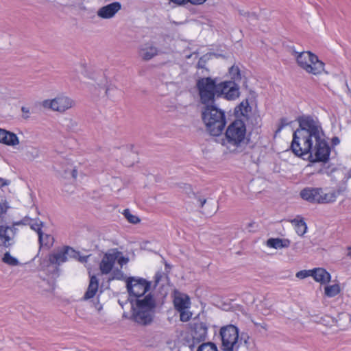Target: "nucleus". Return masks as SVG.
Returning a JSON list of instances; mask_svg holds the SVG:
<instances>
[{"instance_id":"obj_13","label":"nucleus","mask_w":351,"mask_h":351,"mask_svg":"<svg viewBox=\"0 0 351 351\" xmlns=\"http://www.w3.org/2000/svg\"><path fill=\"white\" fill-rule=\"evenodd\" d=\"M119 254L120 251L117 248L110 249L104 254L99 263V269L102 274L106 275L111 272Z\"/></svg>"},{"instance_id":"obj_19","label":"nucleus","mask_w":351,"mask_h":351,"mask_svg":"<svg viewBox=\"0 0 351 351\" xmlns=\"http://www.w3.org/2000/svg\"><path fill=\"white\" fill-rule=\"evenodd\" d=\"M98 279L95 276H92L90 279L87 291L85 292L83 299L86 300L93 298L98 290Z\"/></svg>"},{"instance_id":"obj_48","label":"nucleus","mask_w":351,"mask_h":351,"mask_svg":"<svg viewBox=\"0 0 351 351\" xmlns=\"http://www.w3.org/2000/svg\"><path fill=\"white\" fill-rule=\"evenodd\" d=\"M10 182L8 180L0 178V189L3 186L9 185Z\"/></svg>"},{"instance_id":"obj_7","label":"nucleus","mask_w":351,"mask_h":351,"mask_svg":"<svg viewBox=\"0 0 351 351\" xmlns=\"http://www.w3.org/2000/svg\"><path fill=\"white\" fill-rule=\"evenodd\" d=\"M222 341V348L224 351H237L240 343L239 341V330L232 324L223 326L220 330Z\"/></svg>"},{"instance_id":"obj_11","label":"nucleus","mask_w":351,"mask_h":351,"mask_svg":"<svg viewBox=\"0 0 351 351\" xmlns=\"http://www.w3.org/2000/svg\"><path fill=\"white\" fill-rule=\"evenodd\" d=\"M73 105V101L66 96H59L53 99H46L42 102L45 108L51 109L53 111L63 112L71 108Z\"/></svg>"},{"instance_id":"obj_50","label":"nucleus","mask_w":351,"mask_h":351,"mask_svg":"<svg viewBox=\"0 0 351 351\" xmlns=\"http://www.w3.org/2000/svg\"><path fill=\"white\" fill-rule=\"evenodd\" d=\"M171 1L178 5H185L188 3V0H171Z\"/></svg>"},{"instance_id":"obj_8","label":"nucleus","mask_w":351,"mask_h":351,"mask_svg":"<svg viewBox=\"0 0 351 351\" xmlns=\"http://www.w3.org/2000/svg\"><path fill=\"white\" fill-rule=\"evenodd\" d=\"M246 134V126L241 119H236L232 122L226 131L228 143L234 146H239L244 141Z\"/></svg>"},{"instance_id":"obj_57","label":"nucleus","mask_w":351,"mask_h":351,"mask_svg":"<svg viewBox=\"0 0 351 351\" xmlns=\"http://www.w3.org/2000/svg\"><path fill=\"white\" fill-rule=\"evenodd\" d=\"M110 90V88H106V95H108V92Z\"/></svg>"},{"instance_id":"obj_37","label":"nucleus","mask_w":351,"mask_h":351,"mask_svg":"<svg viewBox=\"0 0 351 351\" xmlns=\"http://www.w3.org/2000/svg\"><path fill=\"white\" fill-rule=\"evenodd\" d=\"M207 60H208L207 56H202L199 58V61H198V62L197 64V67L198 69H205L208 71V69L205 67L206 62H207Z\"/></svg>"},{"instance_id":"obj_59","label":"nucleus","mask_w":351,"mask_h":351,"mask_svg":"<svg viewBox=\"0 0 351 351\" xmlns=\"http://www.w3.org/2000/svg\"><path fill=\"white\" fill-rule=\"evenodd\" d=\"M123 317H127V315H125V313L123 314Z\"/></svg>"},{"instance_id":"obj_51","label":"nucleus","mask_w":351,"mask_h":351,"mask_svg":"<svg viewBox=\"0 0 351 351\" xmlns=\"http://www.w3.org/2000/svg\"><path fill=\"white\" fill-rule=\"evenodd\" d=\"M331 143H332V146H336L339 144L340 140L338 137L335 136L332 138Z\"/></svg>"},{"instance_id":"obj_25","label":"nucleus","mask_w":351,"mask_h":351,"mask_svg":"<svg viewBox=\"0 0 351 351\" xmlns=\"http://www.w3.org/2000/svg\"><path fill=\"white\" fill-rule=\"evenodd\" d=\"M311 318H312V321L319 323V324H322L326 326H332L336 322L332 317H331L328 315H324V316L321 317L320 318H318L316 316L312 315Z\"/></svg>"},{"instance_id":"obj_20","label":"nucleus","mask_w":351,"mask_h":351,"mask_svg":"<svg viewBox=\"0 0 351 351\" xmlns=\"http://www.w3.org/2000/svg\"><path fill=\"white\" fill-rule=\"evenodd\" d=\"M290 241L289 239H282L280 238H271L267 241V245L269 247L274 249H282L287 248L290 245Z\"/></svg>"},{"instance_id":"obj_10","label":"nucleus","mask_w":351,"mask_h":351,"mask_svg":"<svg viewBox=\"0 0 351 351\" xmlns=\"http://www.w3.org/2000/svg\"><path fill=\"white\" fill-rule=\"evenodd\" d=\"M150 287V282L142 278L128 277L126 279V287L130 296L133 295L136 299L144 295Z\"/></svg>"},{"instance_id":"obj_28","label":"nucleus","mask_w":351,"mask_h":351,"mask_svg":"<svg viewBox=\"0 0 351 351\" xmlns=\"http://www.w3.org/2000/svg\"><path fill=\"white\" fill-rule=\"evenodd\" d=\"M229 73H230V75L231 76V79L232 80V82H236L240 81L241 80V72L237 66H234V65L232 66L229 69Z\"/></svg>"},{"instance_id":"obj_2","label":"nucleus","mask_w":351,"mask_h":351,"mask_svg":"<svg viewBox=\"0 0 351 351\" xmlns=\"http://www.w3.org/2000/svg\"><path fill=\"white\" fill-rule=\"evenodd\" d=\"M132 314L130 319L143 326L150 324L154 319L156 301L151 293L143 299H136L135 304L131 302Z\"/></svg>"},{"instance_id":"obj_12","label":"nucleus","mask_w":351,"mask_h":351,"mask_svg":"<svg viewBox=\"0 0 351 351\" xmlns=\"http://www.w3.org/2000/svg\"><path fill=\"white\" fill-rule=\"evenodd\" d=\"M239 90L238 84L231 80L217 83L218 98L223 96L228 100L235 99L239 95Z\"/></svg>"},{"instance_id":"obj_35","label":"nucleus","mask_w":351,"mask_h":351,"mask_svg":"<svg viewBox=\"0 0 351 351\" xmlns=\"http://www.w3.org/2000/svg\"><path fill=\"white\" fill-rule=\"evenodd\" d=\"M66 253V256H67V258L69 257L70 258H76L77 256L79 255V253L76 252L75 250H73L72 247L69 246H66L64 247Z\"/></svg>"},{"instance_id":"obj_3","label":"nucleus","mask_w":351,"mask_h":351,"mask_svg":"<svg viewBox=\"0 0 351 351\" xmlns=\"http://www.w3.org/2000/svg\"><path fill=\"white\" fill-rule=\"evenodd\" d=\"M202 119L206 130L212 136L220 135L226 124L224 111L219 108L215 104L204 106L202 108Z\"/></svg>"},{"instance_id":"obj_40","label":"nucleus","mask_w":351,"mask_h":351,"mask_svg":"<svg viewBox=\"0 0 351 351\" xmlns=\"http://www.w3.org/2000/svg\"><path fill=\"white\" fill-rule=\"evenodd\" d=\"M117 261L121 265V267H122V266L123 265H125L128 263L129 258L127 257L123 256L122 252H120V254H119V258H117Z\"/></svg>"},{"instance_id":"obj_9","label":"nucleus","mask_w":351,"mask_h":351,"mask_svg":"<svg viewBox=\"0 0 351 351\" xmlns=\"http://www.w3.org/2000/svg\"><path fill=\"white\" fill-rule=\"evenodd\" d=\"M207 332L208 327L205 323H193L191 326L190 336L185 337L186 345L193 350L197 344L206 339Z\"/></svg>"},{"instance_id":"obj_21","label":"nucleus","mask_w":351,"mask_h":351,"mask_svg":"<svg viewBox=\"0 0 351 351\" xmlns=\"http://www.w3.org/2000/svg\"><path fill=\"white\" fill-rule=\"evenodd\" d=\"M66 261L67 256H66L64 248L56 253L50 254L49 256V261L52 265H60Z\"/></svg>"},{"instance_id":"obj_47","label":"nucleus","mask_w":351,"mask_h":351,"mask_svg":"<svg viewBox=\"0 0 351 351\" xmlns=\"http://www.w3.org/2000/svg\"><path fill=\"white\" fill-rule=\"evenodd\" d=\"M207 0H188V3H190L193 5H202Z\"/></svg>"},{"instance_id":"obj_26","label":"nucleus","mask_w":351,"mask_h":351,"mask_svg":"<svg viewBox=\"0 0 351 351\" xmlns=\"http://www.w3.org/2000/svg\"><path fill=\"white\" fill-rule=\"evenodd\" d=\"M340 292V287L338 284L326 286L324 288V293L328 298H332L338 295Z\"/></svg>"},{"instance_id":"obj_46","label":"nucleus","mask_w":351,"mask_h":351,"mask_svg":"<svg viewBox=\"0 0 351 351\" xmlns=\"http://www.w3.org/2000/svg\"><path fill=\"white\" fill-rule=\"evenodd\" d=\"M9 206H8L7 203L5 202L3 204L0 203V216L7 212L8 208Z\"/></svg>"},{"instance_id":"obj_6","label":"nucleus","mask_w":351,"mask_h":351,"mask_svg":"<svg viewBox=\"0 0 351 351\" xmlns=\"http://www.w3.org/2000/svg\"><path fill=\"white\" fill-rule=\"evenodd\" d=\"M300 197L312 204H331L336 201L337 195L335 192L326 193L320 187H306L300 193Z\"/></svg>"},{"instance_id":"obj_5","label":"nucleus","mask_w":351,"mask_h":351,"mask_svg":"<svg viewBox=\"0 0 351 351\" xmlns=\"http://www.w3.org/2000/svg\"><path fill=\"white\" fill-rule=\"evenodd\" d=\"M199 101L204 106L215 104L218 99L217 79L210 77H199L196 82Z\"/></svg>"},{"instance_id":"obj_39","label":"nucleus","mask_w":351,"mask_h":351,"mask_svg":"<svg viewBox=\"0 0 351 351\" xmlns=\"http://www.w3.org/2000/svg\"><path fill=\"white\" fill-rule=\"evenodd\" d=\"M296 277L300 279H304L308 276H311V270H302L296 274Z\"/></svg>"},{"instance_id":"obj_17","label":"nucleus","mask_w":351,"mask_h":351,"mask_svg":"<svg viewBox=\"0 0 351 351\" xmlns=\"http://www.w3.org/2000/svg\"><path fill=\"white\" fill-rule=\"evenodd\" d=\"M311 276L321 284H326L330 280V274L323 268H315L311 270Z\"/></svg>"},{"instance_id":"obj_55","label":"nucleus","mask_w":351,"mask_h":351,"mask_svg":"<svg viewBox=\"0 0 351 351\" xmlns=\"http://www.w3.org/2000/svg\"><path fill=\"white\" fill-rule=\"evenodd\" d=\"M348 256L351 257V247H349L348 248Z\"/></svg>"},{"instance_id":"obj_24","label":"nucleus","mask_w":351,"mask_h":351,"mask_svg":"<svg viewBox=\"0 0 351 351\" xmlns=\"http://www.w3.org/2000/svg\"><path fill=\"white\" fill-rule=\"evenodd\" d=\"M292 223L294 224L295 232L298 235L303 236L306 233L307 226L303 219H294Z\"/></svg>"},{"instance_id":"obj_31","label":"nucleus","mask_w":351,"mask_h":351,"mask_svg":"<svg viewBox=\"0 0 351 351\" xmlns=\"http://www.w3.org/2000/svg\"><path fill=\"white\" fill-rule=\"evenodd\" d=\"M111 278H110V280H126V277L123 272L121 269H115L112 270Z\"/></svg>"},{"instance_id":"obj_52","label":"nucleus","mask_w":351,"mask_h":351,"mask_svg":"<svg viewBox=\"0 0 351 351\" xmlns=\"http://www.w3.org/2000/svg\"><path fill=\"white\" fill-rule=\"evenodd\" d=\"M197 202L199 203L200 206L203 207V206L204 205V204L206 202V199L205 198L199 197H197Z\"/></svg>"},{"instance_id":"obj_43","label":"nucleus","mask_w":351,"mask_h":351,"mask_svg":"<svg viewBox=\"0 0 351 351\" xmlns=\"http://www.w3.org/2000/svg\"><path fill=\"white\" fill-rule=\"evenodd\" d=\"M71 173L72 178L73 179H75L77 178V170L75 169H66L64 171V174H65V177L67 176V174L68 173Z\"/></svg>"},{"instance_id":"obj_34","label":"nucleus","mask_w":351,"mask_h":351,"mask_svg":"<svg viewBox=\"0 0 351 351\" xmlns=\"http://www.w3.org/2000/svg\"><path fill=\"white\" fill-rule=\"evenodd\" d=\"M291 123V121H289L287 118H281L280 119V122L278 123V128L275 132V136H276V134L279 132H280V131L285 127V126H287L289 125V124Z\"/></svg>"},{"instance_id":"obj_29","label":"nucleus","mask_w":351,"mask_h":351,"mask_svg":"<svg viewBox=\"0 0 351 351\" xmlns=\"http://www.w3.org/2000/svg\"><path fill=\"white\" fill-rule=\"evenodd\" d=\"M197 351H218L217 346L212 342H203L199 346Z\"/></svg>"},{"instance_id":"obj_22","label":"nucleus","mask_w":351,"mask_h":351,"mask_svg":"<svg viewBox=\"0 0 351 351\" xmlns=\"http://www.w3.org/2000/svg\"><path fill=\"white\" fill-rule=\"evenodd\" d=\"M30 228L34 231H36L38 235V241L42 242L43 241V231L42 228L44 226V223L42 221H40L38 218L33 219V221H31V223L29 225Z\"/></svg>"},{"instance_id":"obj_18","label":"nucleus","mask_w":351,"mask_h":351,"mask_svg":"<svg viewBox=\"0 0 351 351\" xmlns=\"http://www.w3.org/2000/svg\"><path fill=\"white\" fill-rule=\"evenodd\" d=\"M12 235L9 232L8 226H0V245L8 247L13 244Z\"/></svg>"},{"instance_id":"obj_15","label":"nucleus","mask_w":351,"mask_h":351,"mask_svg":"<svg viewBox=\"0 0 351 351\" xmlns=\"http://www.w3.org/2000/svg\"><path fill=\"white\" fill-rule=\"evenodd\" d=\"M139 56L145 61H148L158 55V49L152 43H147L142 45L139 49Z\"/></svg>"},{"instance_id":"obj_54","label":"nucleus","mask_w":351,"mask_h":351,"mask_svg":"<svg viewBox=\"0 0 351 351\" xmlns=\"http://www.w3.org/2000/svg\"><path fill=\"white\" fill-rule=\"evenodd\" d=\"M89 256H83L80 258V261L82 263L86 262L87 259L88 258Z\"/></svg>"},{"instance_id":"obj_1","label":"nucleus","mask_w":351,"mask_h":351,"mask_svg":"<svg viewBox=\"0 0 351 351\" xmlns=\"http://www.w3.org/2000/svg\"><path fill=\"white\" fill-rule=\"evenodd\" d=\"M296 121L299 127L293 133L290 150L298 157L306 156L310 162H327L331 149L318 119L302 115Z\"/></svg>"},{"instance_id":"obj_23","label":"nucleus","mask_w":351,"mask_h":351,"mask_svg":"<svg viewBox=\"0 0 351 351\" xmlns=\"http://www.w3.org/2000/svg\"><path fill=\"white\" fill-rule=\"evenodd\" d=\"M190 301L188 297H177L174 300V306L176 310L178 311L182 310H186L189 307Z\"/></svg>"},{"instance_id":"obj_56","label":"nucleus","mask_w":351,"mask_h":351,"mask_svg":"<svg viewBox=\"0 0 351 351\" xmlns=\"http://www.w3.org/2000/svg\"><path fill=\"white\" fill-rule=\"evenodd\" d=\"M348 178H351V170L348 173Z\"/></svg>"},{"instance_id":"obj_27","label":"nucleus","mask_w":351,"mask_h":351,"mask_svg":"<svg viewBox=\"0 0 351 351\" xmlns=\"http://www.w3.org/2000/svg\"><path fill=\"white\" fill-rule=\"evenodd\" d=\"M249 108H250V106H249L248 101H243L240 104L239 106L235 108L234 112L237 116L240 114L244 117H246Z\"/></svg>"},{"instance_id":"obj_4","label":"nucleus","mask_w":351,"mask_h":351,"mask_svg":"<svg viewBox=\"0 0 351 351\" xmlns=\"http://www.w3.org/2000/svg\"><path fill=\"white\" fill-rule=\"evenodd\" d=\"M298 65L306 73L318 75L324 70V64L318 57L311 51L298 52L295 49L291 51Z\"/></svg>"},{"instance_id":"obj_41","label":"nucleus","mask_w":351,"mask_h":351,"mask_svg":"<svg viewBox=\"0 0 351 351\" xmlns=\"http://www.w3.org/2000/svg\"><path fill=\"white\" fill-rule=\"evenodd\" d=\"M183 190L187 195H189V197H191V195H193L194 197H196L190 184H184L183 186Z\"/></svg>"},{"instance_id":"obj_38","label":"nucleus","mask_w":351,"mask_h":351,"mask_svg":"<svg viewBox=\"0 0 351 351\" xmlns=\"http://www.w3.org/2000/svg\"><path fill=\"white\" fill-rule=\"evenodd\" d=\"M180 313V320L182 322H187L190 319L191 317V313L188 312V311H186L185 310H182V311H179Z\"/></svg>"},{"instance_id":"obj_32","label":"nucleus","mask_w":351,"mask_h":351,"mask_svg":"<svg viewBox=\"0 0 351 351\" xmlns=\"http://www.w3.org/2000/svg\"><path fill=\"white\" fill-rule=\"evenodd\" d=\"M123 214L126 219L131 223L136 224L141 221L137 216L132 215L129 209L124 210Z\"/></svg>"},{"instance_id":"obj_33","label":"nucleus","mask_w":351,"mask_h":351,"mask_svg":"<svg viewBox=\"0 0 351 351\" xmlns=\"http://www.w3.org/2000/svg\"><path fill=\"white\" fill-rule=\"evenodd\" d=\"M40 244V247L42 246H47L49 247L53 243V238L51 237V235L47 234H44L43 232V241L42 242L38 241Z\"/></svg>"},{"instance_id":"obj_53","label":"nucleus","mask_w":351,"mask_h":351,"mask_svg":"<svg viewBox=\"0 0 351 351\" xmlns=\"http://www.w3.org/2000/svg\"><path fill=\"white\" fill-rule=\"evenodd\" d=\"M161 277H162L161 274H160V273H157V274H156V276H155V281H156V283H158V282L160 281V280Z\"/></svg>"},{"instance_id":"obj_14","label":"nucleus","mask_w":351,"mask_h":351,"mask_svg":"<svg viewBox=\"0 0 351 351\" xmlns=\"http://www.w3.org/2000/svg\"><path fill=\"white\" fill-rule=\"evenodd\" d=\"M121 9V4L118 1H114L106 5L101 7L97 12V16L104 19H109L115 16V14Z\"/></svg>"},{"instance_id":"obj_36","label":"nucleus","mask_w":351,"mask_h":351,"mask_svg":"<svg viewBox=\"0 0 351 351\" xmlns=\"http://www.w3.org/2000/svg\"><path fill=\"white\" fill-rule=\"evenodd\" d=\"M31 221H33V219L26 216L21 220H20L19 221L14 222V226H21V225H23V226L28 225L29 226L31 223Z\"/></svg>"},{"instance_id":"obj_49","label":"nucleus","mask_w":351,"mask_h":351,"mask_svg":"<svg viewBox=\"0 0 351 351\" xmlns=\"http://www.w3.org/2000/svg\"><path fill=\"white\" fill-rule=\"evenodd\" d=\"M15 226H14V223L12 224V227L8 226L9 232L12 235V237H14V236L18 230L17 228H15Z\"/></svg>"},{"instance_id":"obj_42","label":"nucleus","mask_w":351,"mask_h":351,"mask_svg":"<svg viewBox=\"0 0 351 351\" xmlns=\"http://www.w3.org/2000/svg\"><path fill=\"white\" fill-rule=\"evenodd\" d=\"M29 158H35L38 156V150L36 148H32L31 151L27 152Z\"/></svg>"},{"instance_id":"obj_16","label":"nucleus","mask_w":351,"mask_h":351,"mask_svg":"<svg viewBox=\"0 0 351 351\" xmlns=\"http://www.w3.org/2000/svg\"><path fill=\"white\" fill-rule=\"evenodd\" d=\"M0 143L9 146L19 145V141L16 134L0 128Z\"/></svg>"},{"instance_id":"obj_45","label":"nucleus","mask_w":351,"mask_h":351,"mask_svg":"<svg viewBox=\"0 0 351 351\" xmlns=\"http://www.w3.org/2000/svg\"><path fill=\"white\" fill-rule=\"evenodd\" d=\"M21 111L23 112V117L25 119H27L29 117V109L27 107L23 106L21 108Z\"/></svg>"},{"instance_id":"obj_44","label":"nucleus","mask_w":351,"mask_h":351,"mask_svg":"<svg viewBox=\"0 0 351 351\" xmlns=\"http://www.w3.org/2000/svg\"><path fill=\"white\" fill-rule=\"evenodd\" d=\"M257 228L258 225L255 222H250L247 224V226L249 232H255Z\"/></svg>"},{"instance_id":"obj_58","label":"nucleus","mask_w":351,"mask_h":351,"mask_svg":"<svg viewBox=\"0 0 351 351\" xmlns=\"http://www.w3.org/2000/svg\"><path fill=\"white\" fill-rule=\"evenodd\" d=\"M119 304H120L121 306H123V302H121L120 300H119Z\"/></svg>"},{"instance_id":"obj_30","label":"nucleus","mask_w":351,"mask_h":351,"mask_svg":"<svg viewBox=\"0 0 351 351\" xmlns=\"http://www.w3.org/2000/svg\"><path fill=\"white\" fill-rule=\"evenodd\" d=\"M2 260L5 263L11 266H16L19 264V261L15 257L12 256L9 252L5 253Z\"/></svg>"}]
</instances>
